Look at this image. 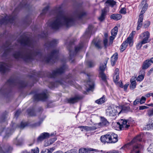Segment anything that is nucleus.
Returning <instances> with one entry per match:
<instances>
[{"instance_id": "nucleus-1", "label": "nucleus", "mask_w": 153, "mask_h": 153, "mask_svg": "<svg viewBox=\"0 0 153 153\" xmlns=\"http://www.w3.org/2000/svg\"><path fill=\"white\" fill-rule=\"evenodd\" d=\"M55 18L48 24V25L54 30H57L62 25L68 27L74 25L75 19H80L85 15L86 13L83 11L76 12L73 16L64 13L60 9L53 12Z\"/></svg>"}, {"instance_id": "nucleus-2", "label": "nucleus", "mask_w": 153, "mask_h": 153, "mask_svg": "<svg viewBox=\"0 0 153 153\" xmlns=\"http://www.w3.org/2000/svg\"><path fill=\"white\" fill-rule=\"evenodd\" d=\"M41 53L38 50L35 51L30 50L29 51L25 53H21L19 52H16L13 54V56L16 59L22 58L26 61L34 59L35 56H39Z\"/></svg>"}, {"instance_id": "nucleus-3", "label": "nucleus", "mask_w": 153, "mask_h": 153, "mask_svg": "<svg viewBox=\"0 0 153 153\" xmlns=\"http://www.w3.org/2000/svg\"><path fill=\"white\" fill-rule=\"evenodd\" d=\"M27 0H23L18 7L15 9L11 16H8L6 15L2 16L0 20V23L1 24H6L9 23H12L15 18V16L14 15L16 10L20 7L21 8L22 7H25L27 4Z\"/></svg>"}, {"instance_id": "nucleus-4", "label": "nucleus", "mask_w": 153, "mask_h": 153, "mask_svg": "<svg viewBox=\"0 0 153 153\" xmlns=\"http://www.w3.org/2000/svg\"><path fill=\"white\" fill-rule=\"evenodd\" d=\"M142 139L141 135H138L134 137L131 142L124 145L121 147V149L126 147L128 145H132V149L131 153H139L140 150L143 148V146L138 143V142L141 141Z\"/></svg>"}, {"instance_id": "nucleus-5", "label": "nucleus", "mask_w": 153, "mask_h": 153, "mask_svg": "<svg viewBox=\"0 0 153 153\" xmlns=\"http://www.w3.org/2000/svg\"><path fill=\"white\" fill-rule=\"evenodd\" d=\"M18 42L22 45L33 48V41L26 36H21L18 40Z\"/></svg>"}, {"instance_id": "nucleus-6", "label": "nucleus", "mask_w": 153, "mask_h": 153, "mask_svg": "<svg viewBox=\"0 0 153 153\" xmlns=\"http://www.w3.org/2000/svg\"><path fill=\"white\" fill-rule=\"evenodd\" d=\"M10 43L7 42L6 45L0 49V56H4L10 54L13 51V50L10 48Z\"/></svg>"}, {"instance_id": "nucleus-7", "label": "nucleus", "mask_w": 153, "mask_h": 153, "mask_svg": "<svg viewBox=\"0 0 153 153\" xmlns=\"http://www.w3.org/2000/svg\"><path fill=\"white\" fill-rule=\"evenodd\" d=\"M119 108L115 107L113 106L108 107L106 110V114L107 116L110 117H113L116 115L117 114H119L121 112V111L118 113L117 109Z\"/></svg>"}, {"instance_id": "nucleus-8", "label": "nucleus", "mask_w": 153, "mask_h": 153, "mask_svg": "<svg viewBox=\"0 0 153 153\" xmlns=\"http://www.w3.org/2000/svg\"><path fill=\"white\" fill-rule=\"evenodd\" d=\"M59 51L58 50H53L51 53L48 55V57L44 60L47 62H54V60L57 57Z\"/></svg>"}, {"instance_id": "nucleus-9", "label": "nucleus", "mask_w": 153, "mask_h": 153, "mask_svg": "<svg viewBox=\"0 0 153 153\" xmlns=\"http://www.w3.org/2000/svg\"><path fill=\"white\" fill-rule=\"evenodd\" d=\"M128 121L125 119H121L117 123V126L119 128L120 130L127 129L130 126Z\"/></svg>"}, {"instance_id": "nucleus-10", "label": "nucleus", "mask_w": 153, "mask_h": 153, "mask_svg": "<svg viewBox=\"0 0 153 153\" xmlns=\"http://www.w3.org/2000/svg\"><path fill=\"white\" fill-rule=\"evenodd\" d=\"M66 68V66L64 65L62 67L56 69L52 71V74L49 75V77L51 78H54L57 75L64 72Z\"/></svg>"}, {"instance_id": "nucleus-11", "label": "nucleus", "mask_w": 153, "mask_h": 153, "mask_svg": "<svg viewBox=\"0 0 153 153\" xmlns=\"http://www.w3.org/2000/svg\"><path fill=\"white\" fill-rule=\"evenodd\" d=\"M11 65L2 62H0V71L2 73H5L9 71Z\"/></svg>"}, {"instance_id": "nucleus-12", "label": "nucleus", "mask_w": 153, "mask_h": 153, "mask_svg": "<svg viewBox=\"0 0 153 153\" xmlns=\"http://www.w3.org/2000/svg\"><path fill=\"white\" fill-rule=\"evenodd\" d=\"M150 34L148 31L143 32L141 34L140 37L142 39L143 42L146 43L149 42V38Z\"/></svg>"}, {"instance_id": "nucleus-13", "label": "nucleus", "mask_w": 153, "mask_h": 153, "mask_svg": "<svg viewBox=\"0 0 153 153\" xmlns=\"http://www.w3.org/2000/svg\"><path fill=\"white\" fill-rule=\"evenodd\" d=\"M83 46V44L82 43L79 44L78 46L75 47V51L74 52H73L71 50V49L69 48V51L70 58L71 59L72 56H73L77 52L79 51L82 48Z\"/></svg>"}, {"instance_id": "nucleus-14", "label": "nucleus", "mask_w": 153, "mask_h": 153, "mask_svg": "<svg viewBox=\"0 0 153 153\" xmlns=\"http://www.w3.org/2000/svg\"><path fill=\"white\" fill-rule=\"evenodd\" d=\"M151 63H153V57L145 60L143 63L142 68V69H147L151 65Z\"/></svg>"}, {"instance_id": "nucleus-15", "label": "nucleus", "mask_w": 153, "mask_h": 153, "mask_svg": "<svg viewBox=\"0 0 153 153\" xmlns=\"http://www.w3.org/2000/svg\"><path fill=\"white\" fill-rule=\"evenodd\" d=\"M34 97L35 100H44L47 98V95L46 93L43 92L40 94H35Z\"/></svg>"}, {"instance_id": "nucleus-16", "label": "nucleus", "mask_w": 153, "mask_h": 153, "mask_svg": "<svg viewBox=\"0 0 153 153\" xmlns=\"http://www.w3.org/2000/svg\"><path fill=\"white\" fill-rule=\"evenodd\" d=\"M97 125H96L95 124L94 125V126L92 127H89L87 126H81L79 127V128H82L81 129L82 131H83L84 130H85L86 131H94L97 129L98 128L97 127Z\"/></svg>"}, {"instance_id": "nucleus-17", "label": "nucleus", "mask_w": 153, "mask_h": 153, "mask_svg": "<svg viewBox=\"0 0 153 153\" xmlns=\"http://www.w3.org/2000/svg\"><path fill=\"white\" fill-rule=\"evenodd\" d=\"M140 6L141 7L143 6V7L140 15L143 16V14L145 13L148 7V4L146 3V0H143L141 2Z\"/></svg>"}, {"instance_id": "nucleus-18", "label": "nucleus", "mask_w": 153, "mask_h": 153, "mask_svg": "<svg viewBox=\"0 0 153 153\" xmlns=\"http://www.w3.org/2000/svg\"><path fill=\"white\" fill-rule=\"evenodd\" d=\"M98 150L97 149L93 148H89L87 149L84 148H81L80 149L79 151V153H91V152H97Z\"/></svg>"}, {"instance_id": "nucleus-19", "label": "nucleus", "mask_w": 153, "mask_h": 153, "mask_svg": "<svg viewBox=\"0 0 153 153\" xmlns=\"http://www.w3.org/2000/svg\"><path fill=\"white\" fill-rule=\"evenodd\" d=\"M49 136V134L48 133L44 132L42 133L38 137L37 141L38 142H41L45 139L48 138Z\"/></svg>"}, {"instance_id": "nucleus-20", "label": "nucleus", "mask_w": 153, "mask_h": 153, "mask_svg": "<svg viewBox=\"0 0 153 153\" xmlns=\"http://www.w3.org/2000/svg\"><path fill=\"white\" fill-rule=\"evenodd\" d=\"M82 97L80 96H76L71 98L68 100V102L70 103H74L77 102L79 100L82 98Z\"/></svg>"}, {"instance_id": "nucleus-21", "label": "nucleus", "mask_w": 153, "mask_h": 153, "mask_svg": "<svg viewBox=\"0 0 153 153\" xmlns=\"http://www.w3.org/2000/svg\"><path fill=\"white\" fill-rule=\"evenodd\" d=\"M109 138L110 143H115L118 140L117 135L114 133L109 134Z\"/></svg>"}, {"instance_id": "nucleus-22", "label": "nucleus", "mask_w": 153, "mask_h": 153, "mask_svg": "<svg viewBox=\"0 0 153 153\" xmlns=\"http://www.w3.org/2000/svg\"><path fill=\"white\" fill-rule=\"evenodd\" d=\"M119 69L117 68L115 70L113 77L114 81L115 83L117 82L119 80Z\"/></svg>"}, {"instance_id": "nucleus-23", "label": "nucleus", "mask_w": 153, "mask_h": 153, "mask_svg": "<svg viewBox=\"0 0 153 153\" xmlns=\"http://www.w3.org/2000/svg\"><path fill=\"white\" fill-rule=\"evenodd\" d=\"M101 122L95 124L96 125H97V127H98V128H99L101 126L106 125L109 124L107 120L105 118L103 117H101Z\"/></svg>"}, {"instance_id": "nucleus-24", "label": "nucleus", "mask_w": 153, "mask_h": 153, "mask_svg": "<svg viewBox=\"0 0 153 153\" xmlns=\"http://www.w3.org/2000/svg\"><path fill=\"white\" fill-rule=\"evenodd\" d=\"M109 134L102 135L101 136L100 140L103 143H109L110 142Z\"/></svg>"}, {"instance_id": "nucleus-25", "label": "nucleus", "mask_w": 153, "mask_h": 153, "mask_svg": "<svg viewBox=\"0 0 153 153\" xmlns=\"http://www.w3.org/2000/svg\"><path fill=\"white\" fill-rule=\"evenodd\" d=\"M94 84L93 82L90 81H88L86 85V91H88L92 90L94 89Z\"/></svg>"}, {"instance_id": "nucleus-26", "label": "nucleus", "mask_w": 153, "mask_h": 153, "mask_svg": "<svg viewBox=\"0 0 153 153\" xmlns=\"http://www.w3.org/2000/svg\"><path fill=\"white\" fill-rule=\"evenodd\" d=\"M118 58V55L117 53H115L111 56V64L113 66L115 64Z\"/></svg>"}, {"instance_id": "nucleus-27", "label": "nucleus", "mask_w": 153, "mask_h": 153, "mask_svg": "<svg viewBox=\"0 0 153 153\" xmlns=\"http://www.w3.org/2000/svg\"><path fill=\"white\" fill-rule=\"evenodd\" d=\"M143 16L139 15V18L137 21V30H139L142 25L143 21Z\"/></svg>"}, {"instance_id": "nucleus-28", "label": "nucleus", "mask_w": 153, "mask_h": 153, "mask_svg": "<svg viewBox=\"0 0 153 153\" xmlns=\"http://www.w3.org/2000/svg\"><path fill=\"white\" fill-rule=\"evenodd\" d=\"M58 43V41L56 39H53L51 41L48 42L46 44V46H48L49 47H51L55 46Z\"/></svg>"}, {"instance_id": "nucleus-29", "label": "nucleus", "mask_w": 153, "mask_h": 153, "mask_svg": "<svg viewBox=\"0 0 153 153\" xmlns=\"http://www.w3.org/2000/svg\"><path fill=\"white\" fill-rule=\"evenodd\" d=\"M122 16L120 14H114L112 15L110 17L111 19L115 20H118L122 18Z\"/></svg>"}, {"instance_id": "nucleus-30", "label": "nucleus", "mask_w": 153, "mask_h": 153, "mask_svg": "<svg viewBox=\"0 0 153 153\" xmlns=\"http://www.w3.org/2000/svg\"><path fill=\"white\" fill-rule=\"evenodd\" d=\"M134 77H132L130 80L131 84L130 87L131 89H133L136 88V82Z\"/></svg>"}, {"instance_id": "nucleus-31", "label": "nucleus", "mask_w": 153, "mask_h": 153, "mask_svg": "<svg viewBox=\"0 0 153 153\" xmlns=\"http://www.w3.org/2000/svg\"><path fill=\"white\" fill-rule=\"evenodd\" d=\"M146 128L147 130L151 129H153V118H152L149 120V124L146 126Z\"/></svg>"}, {"instance_id": "nucleus-32", "label": "nucleus", "mask_w": 153, "mask_h": 153, "mask_svg": "<svg viewBox=\"0 0 153 153\" xmlns=\"http://www.w3.org/2000/svg\"><path fill=\"white\" fill-rule=\"evenodd\" d=\"M56 140V138H53L49 140H45L44 143V146H47L53 143Z\"/></svg>"}, {"instance_id": "nucleus-33", "label": "nucleus", "mask_w": 153, "mask_h": 153, "mask_svg": "<svg viewBox=\"0 0 153 153\" xmlns=\"http://www.w3.org/2000/svg\"><path fill=\"white\" fill-rule=\"evenodd\" d=\"M118 31V28L117 26H116L111 31V35L116 36Z\"/></svg>"}, {"instance_id": "nucleus-34", "label": "nucleus", "mask_w": 153, "mask_h": 153, "mask_svg": "<svg viewBox=\"0 0 153 153\" xmlns=\"http://www.w3.org/2000/svg\"><path fill=\"white\" fill-rule=\"evenodd\" d=\"M92 43H94L95 46L98 48H101V41H98L97 42H95V40H94L92 41Z\"/></svg>"}, {"instance_id": "nucleus-35", "label": "nucleus", "mask_w": 153, "mask_h": 153, "mask_svg": "<svg viewBox=\"0 0 153 153\" xmlns=\"http://www.w3.org/2000/svg\"><path fill=\"white\" fill-rule=\"evenodd\" d=\"M125 42H126L127 44H128L130 47H131L133 45V41L132 39L130 38V37H128Z\"/></svg>"}, {"instance_id": "nucleus-36", "label": "nucleus", "mask_w": 153, "mask_h": 153, "mask_svg": "<svg viewBox=\"0 0 153 153\" xmlns=\"http://www.w3.org/2000/svg\"><path fill=\"white\" fill-rule=\"evenodd\" d=\"M54 150L53 148L49 149H45L42 150L41 153H51Z\"/></svg>"}, {"instance_id": "nucleus-37", "label": "nucleus", "mask_w": 153, "mask_h": 153, "mask_svg": "<svg viewBox=\"0 0 153 153\" xmlns=\"http://www.w3.org/2000/svg\"><path fill=\"white\" fill-rule=\"evenodd\" d=\"M105 98L104 96H103L99 100L95 101V102L99 104H101L103 103L105 101Z\"/></svg>"}, {"instance_id": "nucleus-38", "label": "nucleus", "mask_w": 153, "mask_h": 153, "mask_svg": "<svg viewBox=\"0 0 153 153\" xmlns=\"http://www.w3.org/2000/svg\"><path fill=\"white\" fill-rule=\"evenodd\" d=\"M106 3L112 7L116 4V2L113 0H108L106 2Z\"/></svg>"}, {"instance_id": "nucleus-39", "label": "nucleus", "mask_w": 153, "mask_h": 153, "mask_svg": "<svg viewBox=\"0 0 153 153\" xmlns=\"http://www.w3.org/2000/svg\"><path fill=\"white\" fill-rule=\"evenodd\" d=\"M127 46V44L124 42L121 46L120 51L122 52H123L126 49Z\"/></svg>"}, {"instance_id": "nucleus-40", "label": "nucleus", "mask_w": 153, "mask_h": 153, "mask_svg": "<svg viewBox=\"0 0 153 153\" xmlns=\"http://www.w3.org/2000/svg\"><path fill=\"white\" fill-rule=\"evenodd\" d=\"M100 76L101 77L102 80L106 82V76L102 72H100Z\"/></svg>"}, {"instance_id": "nucleus-41", "label": "nucleus", "mask_w": 153, "mask_h": 153, "mask_svg": "<svg viewBox=\"0 0 153 153\" xmlns=\"http://www.w3.org/2000/svg\"><path fill=\"white\" fill-rule=\"evenodd\" d=\"M143 74H141L139 75L137 78L136 79L137 81L141 82L143 79L144 78V74L145 73V72L143 71Z\"/></svg>"}, {"instance_id": "nucleus-42", "label": "nucleus", "mask_w": 153, "mask_h": 153, "mask_svg": "<svg viewBox=\"0 0 153 153\" xmlns=\"http://www.w3.org/2000/svg\"><path fill=\"white\" fill-rule=\"evenodd\" d=\"M93 28V25H90L89 26L88 28V31H86L85 34L87 35H89L91 34L92 29Z\"/></svg>"}, {"instance_id": "nucleus-43", "label": "nucleus", "mask_w": 153, "mask_h": 153, "mask_svg": "<svg viewBox=\"0 0 153 153\" xmlns=\"http://www.w3.org/2000/svg\"><path fill=\"white\" fill-rule=\"evenodd\" d=\"M107 63V61L104 63V65L103 64H101L100 67V71H101V72H103L105 70V68L106 66V65Z\"/></svg>"}, {"instance_id": "nucleus-44", "label": "nucleus", "mask_w": 153, "mask_h": 153, "mask_svg": "<svg viewBox=\"0 0 153 153\" xmlns=\"http://www.w3.org/2000/svg\"><path fill=\"white\" fill-rule=\"evenodd\" d=\"M145 43H143L142 41H141L138 42L136 45V48L138 50H139L141 48L142 45L143 44H145Z\"/></svg>"}, {"instance_id": "nucleus-45", "label": "nucleus", "mask_w": 153, "mask_h": 153, "mask_svg": "<svg viewBox=\"0 0 153 153\" xmlns=\"http://www.w3.org/2000/svg\"><path fill=\"white\" fill-rule=\"evenodd\" d=\"M147 115L150 117L153 116V108L148 110Z\"/></svg>"}, {"instance_id": "nucleus-46", "label": "nucleus", "mask_w": 153, "mask_h": 153, "mask_svg": "<svg viewBox=\"0 0 153 153\" xmlns=\"http://www.w3.org/2000/svg\"><path fill=\"white\" fill-rule=\"evenodd\" d=\"M149 151L153 153V143H151L148 149Z\"/></svg>"}, {"instance_id": "nucleus-47", "label": "nucleus", "mask_w": 153, "mask_h": 153, "mask_svg": "<svg viewBox=\"0 0 153 153\" xmlns=\"http://www.w3.org/2000/svg\"><path fill=\"white\" fill-rule=\"evenodd\" d=\"M115 37H116V36H112V35H111V36L110 37L109 42V45L111 44L112 43L113 40L114 39Z\"/></svg>"}, {"instance_id": "nucleus-48", "label": "nucleus", "mask_w": 153, "mask_h": 153, "mask_svg": "<svg viewBox=\"0 0 153 153\" xmlns=\"http://www.w3.org/2000/svg\"><path fill=\"white\" fill-rule=\"evenodd\" d=\"M95 64L94 62L92 61H89L88 63V65L90 67H93Z\"/></svg>"}, {"instance_id": "nucleus-49", "label": "nucleus", "mask_w": 153, "mask_h": 153, "mask_svg": "<svg viewBox=\"0 0 153 153\" xmlns=\"http://www.w3.org/2000/svg\"><path fill=\"white\" fill-rule=\"evenodd\" d=\"M146 100V98L142 96L140 100V104H142L145 102Z\"/></svg>"}, {"instance_id": "nucleus-50", "label": "nucleus", "mask_w": 153, "mask_h": 153, "mask_svg": "<svg viewBox=\"0 0 153 153\" xmlns=\"http://www.w3.org/2000/svg\"><path fill=\"white\" fill-rule=\"evenodd\" d=\"M27 125V123L22 122L21 123L20 127L21 128H23Z\"/></svg>"}, {"instance_id": "nucleus-51", "label": "nucleus", "mask_w": 153, "mask_h": 153, "mask_svg": "<svg viewBox=\"0 0 153 153\" xmlns=\"http://www.w3.org/2000/svg\"><path fill=\"white\" fill-rule=\"evenodd\" d=\"M120 13L123 14H125L126 13V10L125 8H122L120 11Z\"/></svg>"}, {"instance_id": "nucleus-52", "label": "nucleus", "mask_w": 153, "mask_h": 153, "mask_svg": "<svg viewBox=\"0 0 153 153\" xmlns=\"http://www.w3.org/2000/svg\"><path fill=\"white\" fill-rule=\"evenodd\" d=\"M48 7L47 6L45 7L42 10V12L41 13V15H43L45 14L48 10Z\"/></svg>"}, {"instance_id": "nucleus-53", "label": "nucleus", "mask_w": 153, "mask_h": 153, "mask_svg": "<svg viewBox=\"0 0 153 153\" xmlns=\"http://www.w3.org/2000/svg\"><path fill=\"white\" fill-rule=\"evenodd\" d=\"M39 150L38 148L32 149V153H39Z\"/></svg>"}, {"instance_id": "nucleus-54", "label": "nucleus", "mask_w": 153, "mask_h": 153, "mask_svg": "<svg viewBox=\"0 0 153 153\" xmlns=\"http://www.w3.org/2000/svg\"><path fill=\"white\" fill-rule=\"evenodd\" d=\"M150 25V22L149 21H146L144 25V26L145 28L148 27Z\"/></svg>"}, {"instance_id": "nucleus-55", "label": "nucleus", "mask_w": 153, "mask_h": 153, "mask_svg": "<svg viewBox=\"0 0 153 153\" xmlns=\"http://www.w3.org/2000/svg\"><path fill=\"white\" fill-rule=\"evenodd\" d=\"M148 107L144 105H142L139 107V109L140 110H143L147 109Z\"/></svg>"}, {"instance_id": "nucleus-56", "label": "nucleus", "mask_w": 153, "mask_h": 153, "mask_svg": "<svg viewBox=\"0 0 153 153\" xmlns=\"http://www.w3.org/2000/svg\"><path fill=\"white\" fill-rule=\"evenodd\" d=\"M7 83L11 85L13 84L14 81L12 79H9L7 81Z\"/></svg>"}, {"instance_id": "nucleus-57", "label": "nucleus", "mask_w": 153, "mask_h": 153, "mask_svg": "<svg viewBox=\"0 0 153 153\" xmlns=\"http://www.w3.org/2000/svg\"><path fill=\"white\" fill-rule=\"evenodd\" d=\"M108 39L107 38L103 40V43L104 46L106 47L107 46Z\"/></svg>"}, {"instance_id": "nucleus-58", "label": "nucleus", "mask_w": 153, "mask_h": 153, "mask_svg": "<svg viewBox=\"0 0 153 153\" xmlns=\"http://www.w3.org/2000/svg\"><path fill=\"white\" fill-rule=\"evenodd\" d=\"M135 34V31H132V33L129 35L128 37H130V38L133 39V36Z\"/></svg>"}, {"instance_id": "nucleus-59", "label": "nucleus", "mask_w": 153, "mask_h": 153, "mask_svg": "<svg viewBox=\"0 0 153 153\" xmlns=\"http://www.w3.org/2000/svg\"><path fill=\"white\" fill-rule=\"evenodd\" d=\"M145 96L147 97H149L150 96H152L153 97V93H150L146 94Z\"/></svg>"}, {"instance_id": "nucleus-60", "label": "nucleus", "mask_w": 153, "mask_h": 153, "mask_svg": "<svg viewBox=\"0 0 153 153\" xmlns=\"http://www.w3.org/2000/svg\"><path fill=\"white\" fill-rule=\"evenodd\" d=\"M104 16L103 14H101V16L99 18V19L100 21H102L104 19Z\"/></svg>"}, {"instance_id": "nucleus-61", "label": "nucleus", "mask_w": 153, "mask_h": 153, "mask_svg": "<svg viewBox=\"0 0 153 153\" xmlns=\"http://www.w3.org/2000/svg\"><path fill=\"white\" fill-rule=\"evenodd\" d=\"M140 102V101L138 99H136L133 102V104L135 105Z\"/></svg>"}, {"instance_id": "nucleus-62", "label": "nucleus", "mask_w": 153, "mask_h": 153, "mask_svg": "<svg viewBox=\"0 0 153 153\" xmlns=\"http://www.w3.org/2000/svg\"><path fill=\"white\" fill-rule=\"evenodd\" d=\"M63 80H61V81H58V82L61 85H62L64 84V83L66 82H67V80L64 79V82H63L62 81H63Z\"/></svg>"}, {"instance_id": "nucleus-63", "label": "nucleus", "mask_w": 153, "mask_h": 153, "mask_svg": "<svg viewBox=\"0 0 153 153\" xmlns=\"http://www.w3.org/2000/svg\"><path fill=\"white\" fill-rule=\"evenodd\" d=\"M128 85L129 84H126L124 85V86H123L124 89L125 91H126L127 90Z\"/></svg>"}, {"instance_id": "nucleus-64", "label": "nucleus", "mask_w": 153, "mask_h": 153, "mask_svg": "<svg viewBox=\"0 0 153 153\" xmlns=\"http://www.w3.org/2000/svg\"><path fill=\"white\" fill-rule=\"evenodd\" d=\"M107 153H119V152L117 151L114 150L109 152H108Z\"/></svg>"}]
</instances>
